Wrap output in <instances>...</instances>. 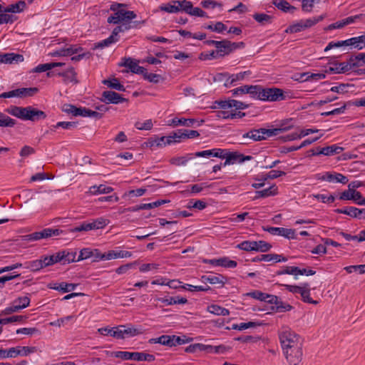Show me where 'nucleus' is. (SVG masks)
Returning a JSON list of instances; mask_svg holds the SVG:
<instances>
[{
	"label": "nucleus",
	"mask_w": 365,
	"mask_h": 365,
	"mask_svg": "<svg viewBox=\"0 0 365 365\" xmlns=\"http://www.w3.org/2000/svg\"><path fill=\"white\" fill-rule=\"evenodd\" d=\"M127 4L114 2L110 6V10L113 14L108 16L107 21L109 24H119L112 31L111 35L95 44V48H103L108 47L112 43L118 41V34L132 29H140L146 22V20L133 21L137 16L136 14L133 11H128Z\"/></svg>",
	"instance_id": "1"
},
{
	"label": "nucleus",
	"mask_w": 365,
	"mask_h": 365,
	"mask_svg": "<svg viewBox=\"0 0 365 365\" xmlns=\"http://www.w3.org/2000/svg\"><path fill=\"white\" fill-rule=\"evenodd\" d=\"M6 112L19 119L34 122L43 120L47 117L44 111L35 108L32 106L19 107L12 106L6 109Z\"/></svg>",
	"instance_id": "2"
},
{
	"label": "nucleus",
	"mask_w": 365,
	"mask_h": 365,
	"mask_svg": "<svg viewBox=\"0 0 365 365\" xmlns=\"http://www.w3.org/2000/svg\"><path fill=\"white\" fill-rule=\"evenodd\" d=\"M291 120L282 123L279 128L272 129L259 128L251 130L242 135L243 138H250L254 141H259L264 140L267 138L272 137L279 135V133L291 129L293 125L289 124Z\"/></svg>",
	"instance_id": "3"
},
{
	"label": "nucleus",
	"mask_w": 365,
	"mask_h": 365,
	"mask_svg": "<svg viewBox=\"0 0 365 365\" xmlns=\"http://www.w3.org/2000/svg\"><path fill=\"white\" fill-rule=\"evenodd\" d=\"M279 339L283 351L292 349V347L302 346L300 336L288 328L279 333Z\"/></svg>",
	"instance_id": "4"
},
{
	"label": "nucleus",
	"mask_w": 365,
	"mask_h": 365,
	"mask_svg": "<svg viewBox=\"0 0 365 365\" xmlns=\"http://www.w3.org/2000/svg\"><path fill=\"white\" fill-rule=\"evenodd\" d=\"M283 286L288 292L297 294H299L301 296L302 300L308 304H317L318 302L314 300L310 297V286L309 283H302L300 285H292V284H279Z\"/></svg>",
	"instance_id": "5"
},
{
	"label": "nucleus",
	"mask_w": 365,
	"mask_h": 365,
	"mask_svg": "<svg viewBox=\"0 0 365 365\" xmlns=\"http://www.w3.org/2000/svg\"><path fill=\"white\" fill-rule=\"evenodd\" d=\"M108 220L99 217L92 220L91 222H83L80 225L68 230V232L73 233L76 232H87L93 230L103 229L108 225Z\"/></svg>",
	"instance_id": "6"
},
{
	"label": "nucleus",
	"mask_w": 365,
	"mask_h": 365,
	"mask_svg": "<svg viewBox=\"0 0 365 365\" xmlns=\"http://www.w3.org/2000/svg\"><path fill=\"white\" fill-rule=\"evenodd\" d=\"M113 355L116 358H120L123 360H134L137 361H153L155 359L154 355L144 352L118 351L113 352Z\"/></svg>",
	"instance_id": "7"
},
{
	"label": "nucleus",
	"mask_w": 365,
	"mask_h": 365,
	"mask_svg": "<svg viewBox=\"0 0 365 365\" xmlns=\"http://www.w3.org/2000/svg\"><path fill=\"white\" fill-rule=\"evenodd\" d=\"M182 137V132L181 130H179L178 133H174L173 135L156 138L154 140L150 142V146L162 147L170 145L172 143L180 142Z\"/></svg>",
	"instance_id": "8"
},
{
	"label": "nucleus",
	"mask_w": 365,
	"mask_h": 365,
	"mask_svg": "<svg viewBox=\"0 0 365 365\" xmlns=\"http://www.w3.org/2000/svg\"><path fill=\"white\" fill-rule=\"evenodd\" d=\"M263 230L272 235L282 236L288 240H296L295 230L277 227H263Z\"/></svg>",
	"instance_id": "9"
},
{
	"label": "nucleus",
	"mask_w": 365,
	"mask_h": 365,
	"mask_svg": "<svg viewBox=\"0 0 365 365\" xmlns=\"http://www.w3.org/2000/svg\"><path fill=\"white\" fill-rule=\"evenodd\" d=\"M283 354L289 365H298L303 356L302 346L292 347Z\"/></svg>",
	"instance_id": "10"
},
{
	"label": "nucleus",
	"mask_w": 365,
	"mask_h": 365,
	"mask_svg": "<svg viewBox=\"0 0 365 365\" xmlns=\"http://www.w3.org/2000/svg\"><path fill=\"white\" fill-rule=\"evenodd\" d=\"M224 157L221 158L222 159H225L223 165L225 166L227 165L235 164V163H242L245 161H248L252 159L251 155H244L243 154L239 153L237 152H226L223 153Z\"/></svg>",
	"instance_id": "11"
},
{
	"label": "nucleus",
	"mask_w": 365,
	"mask_h": 365,
	"mask_svg": "<svg viewBox=\"0 0 365 365\" xmlns=\"http://www.w3.org/2000/svg\"><path fill=\"white\" fill-rule=\"evenodd\" d=\"M284 99L283 91L277 88H264L262 101H279Z\"/></svg>",
	"instance_id": "12"
},
{
	"label": "nucleus",
	"mask_w": 365,
	"mask_h": 365,
	"mask_svg": "<svg viewBox=\"0 0 365 365\" xmlns=\"http://www.w3.org/2000/svg\"><path fill=\"white\" fill-rule=\"evenodd\" d=\"M101 100L106 104H118L128 101L126 98H123L120 94L112 91H103Z\"/></svg>",
	"instance_id": "13"
},
{
	"label": "nucleus",
	"mask_w": 365,
	"mask_h": 365,
	"mask_svg": "<svg viewBox=\"0 0 365 365\" xmlns=\"http://www.w3.org/2000/svg\"><path fill=\"white\" fill-rule=\"evenodd\" d=\"M336 212L339 214H344L353 218L359 220L365 219V209H359L355 207H346L336 210Z\"/></svg>",
	"instance_id": "14"
},
{
	"label": "nucleus",
	"mask_w": 365,
	"mask_h": 365,
	"mask_svg": "<svg viewBox=\"0 0 365 365\" xmlns=\"http://www.w3.org/2000/svg\"><path fill=\"white\" fill-rule=\"evenodd\" d=\"M319 179L324 181H327L329 182H339L343 185H345L348 182L349 180L346 176L344 175L341 173H325L321 178Z\"/></svg>",
	"instance_id": "15"
},
{
	"label": "nucleus",
	"mask_w": 365,
	"mask_h": 365,
	"mask_svg": "<svg viewBox=\"0 0 365 365\" xmlns=\"http://www.w3.org/2000/svg\"><path fill=\"white\" fill-rule=\"evenodd\" d=\"M10 350L11 358H16L19 356H26L31 354L35 353L36 351V348L35 346H17L15 347H11Z\"/></svg>",
	"instance_id": "16"
},
{
	"label": "nucleus",
	"mask_w": 365,
	"mask_h": 365,
	"mask_svg": "<svg viewBox=\"0 0 365 365\" xmlns=\"http://www.w3.org/2000/svg\"><path fill=\"white\" fill-rule=\"evenodd\" d=\"M251 75L250 71H245L238 73L230 75L226 82L224 83L225 87H231L235 86L238 81H243L245 78Z\"/></svg>",
	"instance_id": "17"
},
{
	"label": "nucleus",
	"mask_w": 365,
	"mask_h": 365,
	"mask_svg": "<svg viewBox=\"0 0 365 365\" xmlns=\"http://www.w3.org/2000/svg\"><path fill=\"white\" fill-rule=\"evenodd\" d=\"M219 43H220V45H217L216 49L220 56L227 55L237 48L238 43H232L227 40L220 41Z\"/></svg>",
	"instance_id": "18"
},
{
	"label": "nucleus",
	"mask_w": 365,
	"mask_h": 365,
	"mask_svg": "<svg viewBox=\"0 0 365 365\" xmlns=\"http://www.w3.org/2000/svg\"><path fill=\"white\" fill-rule=\"evenodd\" d=\"M122 60L123 62L119 63L120 66L127 67L134 73L144 74V73H145V68L138 66V63L133 61L130 58H124Z\"/></svg>",
	"instance_id": "19"
},
{
	"label": "nucleus",
	"mask_w": 365,
	"mask_h": 365,
	"mask_svg": "<svg viewBox=\"0 0 365 365\" xmlns=\"http://www.w3.org/2000/svg\"><path fill=\"white\" fill-rule=\"evenodd\" d=\"M184 12L193 16L209 18L206 12L199 7H193L192 3L186 0H184Z\"/></svg>",
	"instance_id": "20"
},
{
	"label": "nucleus",
	"mask_w": 365,
	"mask_h": 365,
	"mask_svg": "<svg viewBox=\"0 0 365 365\" xmlns=\"http://www.w3.org/2000/svg\"><path fill=\"white\" fill-rule=\"evenodd\" d=\"M343 150L344 148L342 147L338 146L336 144H334L330 146L319 149V152L313 153V155H324L326 156H331L340 153Z\"/></svg>",
	"instance_id": "21"
},
{
	"label": "nucleus",
	"mask_w": 365,
	"mask_h": 365,
	"mask_svg": "<svg viewBox=\"0 0 365 365\" xmlns=\"http://www.w3.org/2000/svg\"><path fill=\"white\" fill-rule=\"evenodd\" d=\"M202 282L210 284H220L221 287L227 282V277L222 275H203L201 277Z\"/></svg>",
	"instance_id": "22"
},
{
	"label": "nucleus",
	"mask_w": 365,
	"mask_h": 365,
	"mask_svg": "<svg viewBox=\"0 0 365 365\" xmlns=\"http://www.w3.org/2000/svg\"><path fill=\"white\" fill-rule=\"evenodd\" d=\"M225 150H222L220 148H214L211 150H205L202 151L196 152L194 155L195 157H202L209 158L210 157H216V158H223V153Z\"/></svg>",
	"instance_id": "23"
},
{
	"label": "nucleus",
	"mask_w": 365,
	"mask_h": 365,
	"mask_svg": "<svg viewBox=\"0 0 365 365\" xmlns=\"http://www.w3.org/2000/svg\"><path fill=\"white\" fill-rule=\"evenodd\" d=\"M24 56L21 54L14 53H6L0 54V63H11L13 62L19 63L24 61Z\"/></svg>",
	"instance_id": "24"
},
{
	"label": "nucleus",
	"mask_w": 365,
	"mask_h": 365,
	"mask_svg": "<svg viewBox=\"0 0 365 365\" xmlns=\"http://www.w3.org/2000/svg\"><path fill=\"white\" fill-rule=\"evenodd\" d=\"M278 194V187L275 185H272L268 188L255 192V199L264 198L271 196H275Z\"/></svg>",
	"instance_id": "25"
},
{
	"label": "nucleus",
	"mask_w": 365,
	"mask_h": 365,
	"mask_svg": "<svg viewBox=\"0 0 365 365\" xmlns=\"http://www.w3.org/2000/svg\"><path fill=\"white\" fill-rule=\"evenodd\" d=\"M76 75L73 68H70L63 72L58 73V76L63 78V82L66 84L69 83H78Z\"/></svg>",
	"instance_id": "26"
},
{
	"label": "nucleus",
	"mask_w": 365,
	"mask_h": 365,
	"mask_svg": "<svg viewBox=\"0 0 365 365\" xmlns=\"http://www.w3.org/2000/svg\"><path fill=\"white\" fill-rule=\"evenodd\" d=\"M346 46H352L358 50H361L365 47V40L364 36L352 37L344 41Z\"/></svg>",
	"instance_id": "27"
},
{
	"label": "nucleus",
	"mask_w": 365,
	"mask_h": 365,
	"mask_svg": "<svg viewBox=\"0 0 365 365\" xmlns=\"http://www.w3.org/2000/svg\"><path fill=\"white\" fill-rule=\"evenodd\" d=\"M62 111L68 114H72L73 116L84 117L86 108H77L72 104H64L62 106Z\"/></svg>",
	"instance_id": "28"
},
{
	"label": "nucleus",
	"mask_w": 365,
	"mask_h": 365,
	"mask_svg": "<svg viewBox=\"0 0 365 365\" xmlns=\"http://www.w3.org/2000/svg\"><path fill=\"white\" fill-rule=\"evenodd\" d=\"M123 333H124L125 337H132L143 334L144 329L141 326L135 327L130 324L123 325Z\"/></svg>",
	"instance_id": "29"
},
{
	"label": "nucleus",
	"mask_w": 365,
	"mask_h": 365,
	"mask_svg": "<svg viewBox=\"0 0 365 365\" xmlns=\"http://www.w3.org/2000/svg\"><path fill=\"white\" fill-rule=\"evenodd\" d=\"M247 88V94H249L252 98L262 101L264 88L262 86L248 85Z\"/></svg>",
	"instance_id": "30"
},
{
	"label": "nucleus",
	"mask_w": 365,
	"mask_h": 365,
	"mask_svg": "<svg viewBox=\"0 0 365 365\" xmlns=\"http://www.w3.org/2000/svg\"><path fill=\"white\" fill-rule=\"evenodd\" d=\"M163 345L169 347L176 346L182 344V339L175 335H163Z\"/></svg>",
	"instance_id": "31"
},
{
	"label": "nucleus",
	"mask_w": 365,
	"mask_h": 365,
	"mask_svg": "<svg viewBox=\"0 0 365 365\" xmlns=\"http://www.w3.org/2000/svg\"><path fill=\"white\" fill-rule=\"evenodd\" d=\"M160 9L168 13H177L182 9V1H174L165 5L161 6Z\"/></svg>",
	"instance_id": "32"
},
{
	"label": "nucleus",
	"mask_w": 365,
	"mask_h": 365,
	"mask_svg": "<svg viewBox=\"0 0 365 365\" xmlns=\"http://www.w3.org/2000/svg\"><path fill=\"white\" fill-rule=\"evenodd\" d=\"M61 259V264H66L71 262H77L76 252L68 250H62L58 252Z\"/></svg>",
	"instance_id": "33"
},
{
	"label": "nucleus",
	"mask_w": 365,
	"mask_h": 365,
	"mask_svg": "<svg viewBox=\"0 0 365 365\" xmlns=\"http://www.w3.org/2000/svg\"><path fill=\"white\" fill-rule=\"evenodd\" d=\"M66 232L61 229L45 228L38 232L40 240L47 239L52 236H58Z\"/></svg>",
	"instance_id": "34"
},
{
	"label": "nucleus",
	"mask_w": 365,
	"mask_h": 365,
	"mask_svg": "<svg viewBox=\"0 0 365 365\" xmlns=\"http://www.w3.org/2000/svg\"><path fill=\"white\" fill-rule=\"evenodd\" d=\"M293 307L289 304L284 302L279 297L274 306L271 307V309L275 312H286L292 310Z\"/></svg>",
	"instance_id": "35"
},
{
	"label": "nucleus",
	"mask_w": 365,
	"mask_h": 365,
	"mask_svg": "<svg viewBox=\"0 0 365 365\" xmlns=\"http://www.w3.org/2000/svg\"><path fill=\"white\" fill-rule=\"evenodd\" d=\"M207 311L217 316H227L230 314L229 309L217 304H211L208 306Z\"/></svg>",
	"instance_id": "36"
},
{
	"label": "nucleus",
	"mask_w": 365,
	"mask_h": 365,
	"mask_svg": "<svg viewBox=\"0 0 365 365\" xmlns=\"http://www.w3.org/2000/svg\"><path fill=\"white\" fill-rule=\"evenodd\" d=\"M26 7L24 1H19L16 4H11L4 9V13H20L24 11Z\"/></svg>",
	"instance_id": "37"
},
{
	"label": "nucleus",
	"mask_w": 365,
	"mask_h": 365,
	"mask_svg": "<svg viewBox=\"0 0 365 365\" xmlns=\"http://www.w3.org/2000/svg\"><path fill=\"white\" fill-rule=\"evenodd\" d=\"M132 256V252L129 251H115V250H110L108 253H106V257L108 260L112 259H117V258H128Z\"/></svg>",
	"instance_id": "38"
},
{
	"label": "nucleus",
	"mask_w": 365,
	"mask_h": 365,
	"mask_svg": "<svg viewBox=\"0 0 365 365\" xmlns=\"http://www.w3.org/2000/svg\"><path fill=\"white\" fill-rule=\"evenodd\" d=\"M274 5L276 7L284 12L294 14V12L297 10V8L290 5L289 2L285 0H279V1H275Z\"/></svg>",
	"instance_id": "39"
},
{
	"label": "nucleus",
	"mask_w": 365,
	"mask_h": 365,
	"mask_svg": "<svg viewBox=\"0 0 365 365\" xmlns=\"http://www.w3.org/2000/svg\"><path fill=\"white\" fill-rule=\"evenodd\" d=\"M113 190V189L111 187H108L104 185H100L99 186L93 185L89 188V192L92 195L108 194Z\"/></svg>",
	"instance_id": "40"
},
{
	"label": "nucleus",
	"mask_w": 365,
	"mask_h": 365,
	"mask_svg": "<svg viewBox=\"0 0 365 365\" xmlns=\"http://www.w3.org/2000/svg\"><path fill=\"white\" fill-rule=\"evenodd\" d=\"M25 267L31 272L40 271L44 268L42 257H41L40 259L26 262Z\"/></svg>",
	"instance_id": "41"
},
{
	"label": "nucleus",
	"mask_w": 365,
	"mask_h": 365,
	"mask_svg": "<svg viewBox=\"0 0 365 365\" xmlns=\"http://www.w3.org/2000/svg\"><path fill=\"white\" fill-rule=\"evenodd\" d=\"M38 89L36 87L34 88H21L16 89L17 97H29L33 96L38 92Z\"/></svg>",
	"instance_id": "42"
},
{
	"label": "nucleus",
	"mask_w": 365,
	"mask_h": 365,
	"mask_svg": "<svg viewBox=\"0 0 365 365\" xmlns=\"http://www.w3.org/2000/svg\"><path fill=\"white\" fill-rule=\"evenodd\" d=\"M103 83L106 85L109 88L115 89L119 91H124L125 87L122 85L117 78H113L112 80L106 79L103 81Z\"/></svg>",
	"instance_id": "43"
},
{
	"label": "nucleus",
	"mask_w": 365,
	"mask_h": 365,
	"mask_svg": "<svg viewBox=\"0 0 365 365\" xmlns=\"http://www.w3.org/2000/svg\"><path fill=\"white\" fill-rule=\"evenodd\" d=\"M186 207L188 209H196L197 210H202L207 207V203L204 200H195L193 199L189 200Z\"/></svg>",
	"instance_id": "44"
},
{
	"label": "nucleus",
	"mask_w": 365,
	"mask_h": 365,
	"mask_svg": "<svg viewBox=\"0 0 365 365\" xmlns=\"http://www.w3.org/2000/svg\"><path fill=\"white\" fill-rule=\"evenodd\" d=\"M16 125V120L3 113H0V127L12 128Z\"/></svg>",
	"instance_id": "45"
},
{
	"label": "nucleus",
	"mask_w": 365,
	"mask_h": 365,
	"mask_svg": "<svg viewBox=\"0 0 365 365\" xmlns=\"http://www.w3.org/2000/svg\"><path fill=\"white\" fill-rule=\"evenodd\" d=\"M200 5L206 9H215L217 8L220 11H222V5L220 3L212 0H203Z\"/></svg>",
	"instance_id": "46"
},
{
	"label": "nucleus",
	"mask_w": 365,
	"mask_h": 365,
	"mask_svg": "<svg viewBox=\"0 0 365 365\" xmlns=\"http://www.w3.org/2000/svg\"><path fill=\"white\" fill-rule=\"evenodd\" d=\"M245 295L261 302H265L268 297V294L259 290H254L252 292H247Z\"/></svg>",
	"instance_id": "47"
},
{
	"label": "nucleus",
	"mask_w": 365,
	"mask_h": 365,
	"mask_svg": "<svg viewBox=\"0 0 365 365\" xmlns=\"http://www.w3.org/2000/svg\"><path fill=\"white\" fill-rule=\"evenodd\" d=\"M255 242V252H267L271 250L272 247V245L264 241V240H259V241H254Z\"/></svg>",
	"instance_id": "48"
},
{
	"label": "nucleus",
	"mask_w": 365,
	"mask_h": 365,
	"mask_svg": "<svg viewBox=\"0 0 365 365\" xmlns=\"http://www.w3.org/2000/svg\"><path fill=\"white\" fill-rule=\"evenodd\" d=\"M255 242L254 241L245 240L237 245L236 247L239 250L250 252L255 251Z\"/></svg>",
	"instance_id": "49"
},
{
	"label": "nucleus",
	"mask_w": 365,
	"mask_h": 365,
	"mask_svg": "<svg viewBox=\"0 0 365 365\" xmlns=\"http://www.w3.org/2000/svg\"><path fill=\"white\" fill-rule=\"evenodd\" d=\"M232 99L225 100V101H215L211 107L214 109H222L227 110L229 108H232Z\"/></svg>",
	"instance_id": "50"
},
{
	"label": "nucleus",
	"mask_w": 365,
	"mask_h": 365,
	"mask_svg": "<svg viewBox=\"0 0 365 365\" xmlns=\"http://www.w3.org/2000/svg\"><path fill=\"white\" fill-rule=\"evenodd\" d=\"M60 127L63 129L71 130L72 128L77 127V123L76 122H66V121L58 122L56 125L51 126V130L52 131H55V130L56 128H60Z\"/></svg>",
	"instance_id": "51"
},
{
	"label": "nucleus",
	"mask_w": 365,
	"mask_h": 365,
	"mask_svg": "<svg viewBox=\"0 0 365 365\" xmlns=\"http://www.w3.org/2000/svg\"><path fill=\"white\" fill-rule=\"evenodd\" d=\"M205 29H209L212 31L217 32L218 34H222L223 31H225L227 29V26L222 22L218 21L215 23V24H209L207 26H205Z\"/></svg>",
	"instance_id": "52"
},
{
	"label": "nucleus",
	"mask_w": 365,
	"mask_h": 365,
	"mask_svg": "<svg viewBox=\"0 0 365 365\" xmlns=\"http://www.w3.org/2000/svg\"><path fill=\"white\" fill-rule=\"evenodd\" d=\"M237 263L235 260L230 259L228 257H224L219 258V266L225 268H235Z\"/></svg>",
	"instance_id": "53"
},
{
	"label": "nucleus",
	"mask_w": 365,
	"mask_h": 365,
	"mask_svg": "<svg viewBox=\"0 0 365 365\" xmlns=\"http://www.w3.org/2000/svg\"><path fill=\"white\" fill-rule=\"evenodd\" d=\"M26 319V317L22 315L12 316L6 318L0 319V324H7L14 322H21Z\"/></svg>",
	"instance_id": "54"
},
{
	"label": "nucleus",
	"mask_w": 365,
	"mask_h": 365,
	"mask_svg": "<svg viewBox=\"0 0 365 365\" xmlns=\"http://www.w3.org/2000/svg\"><path fill=\"white\" fill-rule=\"evenodd\" d=\"M254 19L262 24L271 23L272 16L266 14H255L253 15Z\"/></svg>",
	"instance_id": "55"
},
{
	"label": "nucleus",
	"mask_w": 365,
	"mask_h": 365,
	"mask_svg": "<svg viewBox=\"0 0 365 365\" xmlns=\"http://www.w3.org/2000/svg\"><path fill=\"white\" fill-rule=\"evenodd\" d=\"M30 298L26 296L19 297L13 301L14 304L21 307V309L28 307L30 304Z\"/></svg>",
	"instance_id": "56"
},
{
	"label": "nucleus",
	"mask_w": 365,
	"mask_h": 365,
	"mask_svg": "<svg viewBox=\"0 0 365 365\" xmlns=\"http://www.w3.org/2000/svg\"><path fill=\"white\" fill-rule=\"evenodd\" d=\"M324 16L321 15L319 16L312 17L303 21V26L304 29L310 28L312 26L317 24L318 22L323 20Z\"/></svg>",
	"instance_id": "57"
},
{
	"label": "nucleus",
	"mask_w": 365,
	"mask_h": 365,
	"mask_svg": "<svg viewBox=\"0 0 365 365\" xmlns=\"http://www.w3.org/2000/svg\"><path fill=\"white\" fill-rule=\"evenodd\" d=\"M184 289H187L190 292H207L211 289V288L206 286H194L188 284H184Z\"/></svg>",
	"instance_id": "58"
},
{
	"label": "nucleus",
	"mask_w": 365,
	"mask_h": 365,
	"mask_svg": "<svg viewBox=\"0 0 365 365\" xmlns=\"http://www.w3.org/2000/svg\"><path fill=\"white\" fill-rule=\"evenodd\" d=\"M16 333L18 334H25V335L31 336L34 334H40V331L37 328H35V327H29V328L24 327V328L18 329L16 330Z\"/></svg>",
	"instance_id": "59"
},
{
	"label": "nucleus",
	"mask_w": 365,
	"mask_h": 365,
	"mask_svg": "<svg viewBox=\"0 0 365 365\" xmlns=\"http://www.w3.org/2000/svg\"><path fill=\"white\" fill-rule=\"evenodd\" d=\"M229 348L224 345L212 346L209 345L208 352L210 354H225Z\"/></svg>",
	"instance_id": "60"
},
{
	"label": "nucleus",
	"mask_w": 365,
	"mask_h": 365,
	"mask_svg": "<svg viewBox=\"0 0 365 365\" xmlns=\"http://www.w3.org/2000/svg\"><path fill=\"white\" fill-rule=\"evenodd\" d=\"M19 310H21V307H18L17 304L12 302L9 307L5 308L0 312V316L3 317L6 315H9L11 314L12 313L17 312Z\"/></svg>",
	"instance_id": "61"
},
{
	"label": "nucleus",
	"mask_w": 365,
	"mask_h": 365,
	"mask_svg": "<svg viewBox=\"0 0 365 365\" xmlns=\"http://www.w3.org/2000/svg\"><path fill=\"white\" fill-rule=\"evenodd\" d=\"M344 269L348 273H352L354 272H357L359 274H362L365 273V264H359V265H350L344 267Z\"/></svg>",
	"instance_id": "62"
},
{
	"label": "nucleus",
	"mask_w": 365,
	"mask_h": 365,
	"mask_svg": "<svg viewBox=\"0 0 365 365\" xmlns=\"http://www.w3.org/2000/svg\"><path fill=\"white\" fill-rule=\"evenodd\" d=\"M314 198L324 203H332L335 200V197L332 195L317 194L314 195Z\"/></svg>",
	"instance_id": "63"
},
{
	"label": "nucleus",
	"mask_w": 365,
	"mask_h": 365,
	"mask_svg": "<svg viewBox=\"0 0 365 365\" xmlns=\"http://www.w3.org/2000/svg\"><path fill=\"white\" fill-rule=\"evenodd\" d=\"M135 127L138 130H149L153 128V122L151 119L146 120L145 122H136Z\"/></svg>",
	"instance_id": "64"
}]
</instances>
